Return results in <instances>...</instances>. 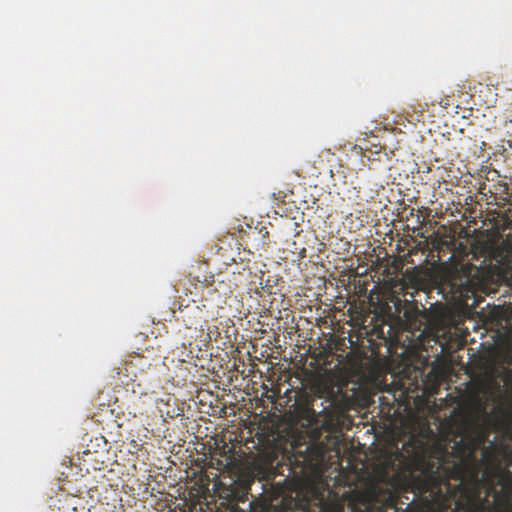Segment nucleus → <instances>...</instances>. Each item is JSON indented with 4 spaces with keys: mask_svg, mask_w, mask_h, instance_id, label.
I'll use <instances>...</instances> for the list:
<instances>
[{
    "mask_svg": "<svg viewBox=\"0 0 512 512\" xmlns=\"http://www.w3.org/2000/svg\"><path fill=\"white\" fill-rule=\"evenodd\" d=\"M479 443L471 440L465 442L461 439L455 445L460 457V465L457 468V479L460 480L458 490L467 501H473L479 497L482 488V481H486L489 490L493 489L494 482L500 485L507 493L512 494V472L507 468L500 466L494 467L492 471L485 470L483 479H480V470L475 457V451Z\"/></svg>",
    "mask_w": 512,
    "mask_h": 512,
    "instance_id": "obj_1",
    "label": "nucleus"
},
{
    "mask_svg": "<svg viewBox=\"0 0 512 512\" xmlns=\"http://www.w3.org/2000/svg\"><path fill=\"white\" fill-rule=\"evenodd\" d=\"M481 268L472 263L461 264L450 274L451 289L466 294L481 281Z\"/></svg>",
    "mask_w": 512,
    "mask_h": 512,
    "instance_id": "obj_2",
    "label": "nucleus"
},
{
    "mask_svg": "<svg viewBox=\"0 0 512 512\" xmlns=\"http://www.w3.org/2000/svg\"><path fill=\"white\" fill-rule=\"evenodd\" d=\"M174 314H176V312H174ZM175 318L177 321H181L184 324L185 329H197L199 326L202 331L204 330L202 322H205V315L203 309L198 305L193 304L186 305L183 308L180 307Z\"/></svg>",
    "mask_w": 512,
    "mask_h": 512,
    "instance_id": "obj_3",
    "label": "nucleus"
},
{
    "mask_svg": "<svg viewBox=\"0 0 512 512\" xmlns=\"http://www.w3.org/2000/svg\"><path fill=\"white\" fill-rule=\"evenodd\" d=\"M233 275L238 274V278H234L235 284L238 285V283H243L244 281H247L250 276V269L248 266L244 265L241 270H232L231 271Z\"/></svg>",
    "mask_w": 512,
    "mask_h": 512,
    "instance_id": "obj_4",
    "label": "nucleus"
},
{
    "mask_svg": "<svg viewBox=\"0 0 512 512\" xmlns=\"http://www.w3.org/2000/svg\"><path fill=\"white\" fill-rule=\"evenodd\" d=\"M181 346H182V348H183V349H185V350H187V349L191 348V346H192V340H191V339H189V340H183V341L181 342Z\"/></svg>",
    "mask_w": 512,
    "mask_h": 512,
    "instance_id": "obj_5",
    "label": "nucleus"
}]
</instances>
